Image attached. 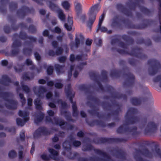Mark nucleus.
Returning <instances> with one entry per match:
<instances>
[{"label":"nucleus","mask_w":161,"mask_h":161,"mask_svg":"<svg viewBox=\"0 0 161 161\" xmlns=\"http://www.w3.org/2000/svg\"><path fill=\"white\" fill-rule=\"evenodd\" d=\"M138 110L136 108H130L126 112L125 117V124L124 125H120L117 130L118 133L122 134L125 132H132V135L133 136H137L139 135L140 132L137 131V128L136 126L129 127L125 125H133L138 123L140 121V118L136 116L133 115L138 114Z\"/></svg>","instance_id":"obj_1"},{"label":"nucleus","mask_w":161,"mask_h":161,"mask_svg":"<svg viewBox=\"0 0 161 161\" xmlns=\"http://www.w3.org/2000/svg\"><path fill=\"white\" fill-rule=\"evenodd\" d=\"M143 21L146 23H142L136 25L133 24L128 19L122 18L119 19L118 17L117 16L113 19L111 26L113 28H116L121 30L123 29V26L120 22L121 21L128 28L142 29L147 28L153 22V20L150 19H144Z\"/></svg>","instance_id":"obj_2"},{"label":"nucleus","mask_w":161,"mask_h":161,"mask_svg":"<svg viewBox=\"0 0 161 161\" xmlns=\"http://www.w3.org/2000/svg\"><path fill=\"white\" fill-rule=\"evenodd\" d=\"M111 49L112 51L116 49V51L120 54H128L131 56H135L136 58L141 59H144L147 58V56L142 53L143 51L142 49L138 47H136L132 48L131 51L130 52L125 50L116 49L114 47H112Z\"/></svg>","instance_id":"obj_3"},{"label":"nucleus","mask_w":161,"mask_h":161,"mask_svg":"<svg viewBox=\"0 0 161 161\" xmlns=\"http://www.w3.org/2000/svg\"><path fill=\"white\" fill-rule=\"evenodd\" d=\"M13 95V94L10 92H0V97H2L5 101L7 102L5 103V105L9 109L15 110L17 108L18 103L16 101L12 99H8V98Z\"/></svg>","instance_id":"obj_4"},{"label":"nucleus","mask_w":161,"mask_h":161,"mask_svg":"<svg viewBox=\"0 0 161 161\" xmlns=\"http://www.w3.org/2000/svg\"><path fill=\"white\" fill-rule=\"evenodd\" d=\"M82 150L84 151H91L93 150L97 154L102 156L107 159H105L103 158H98L101 161H113L110 156L106 152L103 151L99 149L94 148L93 146L90 143L83 145Z\"/></svg>","instance_id":"obj_5"},{"label":"nucleus","mask_w":161,"mask_h":161,"mask_svg":"<svg viewBox=\"0 0 161 161\" xmlns=\"http://www.w3.org/2000/svg\"><path fill=\"white\" fill-rule=\"evenodd\" d=\"M128 140L127 138H105L99 137L94 141L96 144H103L105 143L110 144L114 143H119L122 142H125Z\"/></svg>","instance_id":"obj_6"},{"label":"nucleus","mask_w":161,"mask_h":161,"mask_svg":"<svg viewBox=\"0 0 161 161\" xmlns=\"http://www.w3.org/2000/svg\"><path fill=\"white\" fill-rule=\"evenodd\" d=\"M147 64L150 66L148 68V71L149 75L151 76H153L156 74L161 68L159 62L155 59L149 60Z\"/></svg>","instance_id":"obj_7"},{"label":"nucleus","mask_w":161,"mask_h":161,"mask_svg":"<svg viewBox=\"0 0 161 161\" xmlns=\"http://www.w3.org/2000/svg\"><path fill=\"white\" fill-rule=\"evenodd\" d=\"M98 4H95L92 6L90 9L89 13V19L87 23V25L91 27L95 20L97 13L99 10Z\"/></svg>","instance_id":"obj_8"},{"label":"nucleus","mask_w":161,"mask_h":161,"mask_svg":"<svg viewBox=\"0 0 161 161\" xmlns=\"http://www.w3.org/2000/svg\"><path fill=\"white\" fill-rule=\"evenodd\" d=\"M35 10L33 8H30L26 6H23L17 10L16 14L19 17L23 18L28 14H33Z\"/></svg>","instance_id":"obj_9"},{"label":"nucleus","mask_w":161,"mask_h":161,"mask_svg":"<svg viewBox=\"0 0 161 161\" xmlns=\"http://www.w3.org/2000/svg\"><path fill=\"white\" fill-rule=\"evenodd\" d=\"M19 115L23 118L24 120L20 118H18L16 119V121L18 125L22 126L25 124V123L28 121L30 119L29 113L26 111H23L19 110Z\"/></svg>","instance_id":"obj_10"},{"label":"nucleus","mask_w":161,"mask_h":161,"mask_svg":"<svg viewBox=\"0 0 161 161\" xmlns=\"http://www.w3.org/2000/svg\"><path fill=\"white\" fill-rule=\"evenodd\" d=\"M51 131L44 126L40 127L36 130L33 134L34 138H39L42 135L48 136L51 134Z\"/></svg>","instance_id":"obj_11"},{"label":"nucleus","mask_w":161,"mask_h":161,"mask_svg":"<svg viewBox=\"0 0 161 161\" xmlns=\"http://www.w3.org/2000/svg\"><path fill=\"white\" fill-rule=\"evenodd\" d=\"M124 75L126 77L123 82L124 86L128 87L133 86L135 83V76L130 72L124 74Z\"/></svg>","instance_id":"obj_12"},{"label":"nucleus","mask_w":161,"mask_h":161,"mask_svg":"<svg viewBox=\"0 0 161 161\" xmlns=\"http://www.w3.org/2000/svg\"><path fill=\"white\" fill-rule=\"evenodd\" d=\"M157 130V125L153 121L149 122L144 130L145 135H151L155 133Z\"/></svg>","instance_id":"obj_13"},{"label":"nucleus","mask_w":161,"mask_h":161,"mask_svg":"<svg viewBox=\"0 0 161 161\" xmlns=\"http://www.w3.org/2000/svg\"><path fill=\"white\" fill-rule=\"evenodd\" d=\"M106 90L110 94L112 97L118 99H123L125 101L127 99V96L125 94L115 92L114 88L110 86H107Z\"/></svg>","instance_id":"obj_14"},{"label":"nucleus","mask_w":161,"mask_h":161,"mask_svg":"<svg viewBox=\"0 0 161 161\" xmlns=\"http://www.w3.org/2000/svg\"><path fill=\"white\" fill-rule=\"evenodd\" d=\"M10 21L11 23V27L8 25H6L4 26L3 30L4 32L7 34L10 33L12 30L16 31L19 28V26L15 25L16 22V19L12 17H9Z\"/></svg>","instance_id":"obj_15"},{"label":"nucleus","mask_w":161,"mask_h":161,"mask_svg":"<svg viewBox=\"0 0 161 161\" xmlns=\"http://www.w3.org/2000/svg\"><path fill=\"white\" fill-rule=\"evenodd\" d=\"M89 75L91 79L97 83L98 85L99 89L103 92L105 91V89L99 80L100 78V75L98 73L93 71L89 73Z\"/></svg>","instance_id":"obj_16"},{"label":"nucleus","mask_w":161,"mask_h":161,"mask_svg":"<svg viewBox=\"0 0 161 161\" xmlns=\"http://www.w3.org/2000/svg\"><path fill=\"white\" fill-rule=\"evenodd\" d=\"M116 158H120L122 159L125 160L126 154L125 152L121 149H119L115 148L110 151Z\"/></svg>","instance_id":"obj_17"},{"label":"nucleus","mask_w":161,"mask_h":161,"mask_svg":"<svg viewBox=\"0 0 161 161\" xmlns=\"http://www.w3.org/2000/svg\"><path fill=\"white\" fill-rule=\"evenodd\" d=\"M19 37V38L22 40H25L27 39H29L30 42L27 41L26 42V43L28 45H30L31 42H36L37 40L36 38L32 36H28L26 33L22 31L20 32Z\"/></svg>","instance_id":"obj_18"},{"label":"nucleus","mask_w":161,"mask_h":161,"mask_svg":"<svg viewBox=\"0 0 161 161\" xmlns=\"http://www.w3.org/2000/svg\"><path fill=\"white\" fill-rule=\"evenodd\" d=\"M116 6L118 10L120 11L126 16H132V14L131 11L127 9L121 3L117 4Z\"/></svg>","instance_id":"obj_19"},{"label":"nucleus","mask_w":161,"mask_h":161,"mask_svg":"<svg viewBox=\"0 0 161 161\" xmlns=\"http://www.w3.org/2000/svg\"><path fill=\"white\" fill-rule=\"evenodd\" d=\"M86 122L89 125L93 127L95 124L97 125H100L102 127H105L106 126V124L103 121L98 120H94L91 121H88L86 120Z\"/></svg>","instance_id":"obj_20"},{"label":"nucleus","mask_w":161,"mask_h":161,"mask_svg":"<svg viewBox=\"0 0 161 161\" xmlns=\"http://www.w3.org/2000/svg\"><path fill=\"white\" fill-rule=\"evenodd\" d=\"M2 78V80L0 81V84L5 86H8L9 83L12 82L11 78L7 75H3Z\"/></svg>","instance_id":"obj_21"},{"label":"nucleus","mask_w":161,"mask_h":161,"mask_svg":"<svg viewBox=\"0 0 161 161\" xmlns=\"http://www.w3.org/2000/svg\"><path fill=\"white\" fill-rule=\"evenodd\" d=\"M73 24V22L72 17L68 15L67 19V23H65L64 25L65 28L68 31H71L72 30Z\"/></svg>","instance_id":"obj_22"},{"label":"nucleus","mask_w":161,"mask_h":161,"mask_svg":"<svg viewBox=\"0 0 161 161\" xmlns=\"http://www.w3.org/2000/svg\"><path fill=\"white\" fill-rule=\"evenodd\" d=\"M75 36V45L76 48H78L80 44V41L84 40V37L81 33L76 34Z\"/></svg>","instance_id":"obj_23"},{"label":"nucleus","mask_w":161,"mask_h":161,"mask_svg":"<svg viewBox=\"0 0 161 161\" xmlns=\"http://www.w3.org/2000/svg\"><path fill=\"white\" fill-rule=\"evenodd\" d=\"M9 0H0V11L4 14L7 11L6 4L8 3Z\"/></svg>","instance_id":"obj_24"},{"label":"nucleus","mask_w":161,"mask_h":161,"mask_svg":"<svg viewBox=\"0 0 161 161\" xmlns=\"http://www.w3.org/2000/svg\"><path fill=\"white\" fill-rule=\"evenodd\" d=\"M33 90L35 94H38V96L39 97L40 96L41 94L47 91L46 88L42 86H39L38 91L37 90V87L36 86L33 87Z\"/></svg>","instance_id":"obj_25"},{"label":"nucleus","mask_w":161,"mask_h":161,"mask_svg":"<svg viewBox=\"0 0 161 161\" xmlns=\"http://www.w3.org/2000/svg\"><path fill=\"white\" fill-rule=\"evenodd\" d=\"M44 117V114L41 111L39 112L36 115L34 119V122L36 124L41 122Z\"/></svg>","instance_id":"obj_26"},{"label":"nucleus","mask_w":161,"mask_h":161,"mask_svg":"<svg viewBox=\"0 0 161 161\" xmlns=\"http://www.w3.org/2000/svg\"><path fill=\"white\" fill-rule=\"evenodd\" d=\"M82 55H77L75 56L74 54H70L69 59L71 63L74 62L75 61H79L82 60Z\"/></svg>","instance_id":"obj_27"},{"label":"nucleus","mask_w":161,"mask_h":161,"mask_svg":"<svg viewBox=\"0 0 161 161\" xmlns=\"http://www.w3.org/2000/svg\"><path fill=\"white\" fill-rule=\"evenodd\" d=\"M91 87V85L87 86L84 84H81L79 86V89L80 90L84 91L86 93L90 94L92 93L90 90V88Z\"/></svg>","instance_id":"obj_28"},{"label":"nucleus","mask_w":161,"mask_h":161,"mask_svg":"<svg viewBox=\"0 0 161 161\" xmlns=\"http://www.w3.org/2000/svg\"><path fill=\"white\" fill-rule=\"evenodd\" d=\"M49 152L50 153L51 156V159L55 160H58V152L53 148H49L48 149Z\"/></svg>","instance_id":"obj_29"},{"label":"nucleus","mask_w":161,"mask_h":161,"mask_svg":"<svg viewBox=\"0 0 161 161\" xmlns=\"http://www.w3.org/2000/svg\"><path fill=\"white\" fill-rule=\"evenodd\" d=\"M86 104L87 105L89 106L90 108L92 109V110H88V112L92 115H95L97 110L95 109V106L89 101H87Z\"/></svg>","instance_id":"obj_30"},{"label":"nucleus","mask_w":161,"mask_h":161,"mask_svg":"<svg viewBox=\"0 0 161 161\" xmlns=\"http://www.w3.org/2000/svg\"><path fill=\"white\" fill-rule=\"evenodd\" d=\"M121 73V70H113L110 71V75L112 78H118L120 76Z\"/></svg>","instance_id":"obj_31"},{"label":"nucleus","mask_w":161,"mask_h":161,"mask_svg":"<svg viewBox=\"0 0 161 161\" xmlns=\"http://www.w3.org/2000/svg\"><path fill=\"white\" fill-rule=\"evenodd\" d=\"M34 103L35 105L36 109L39 110H41L42 109V103L41 100L38 98H37L34 101Z\"/></svg>","instance_id":"obj_32"},{"label":"nucleus","mask_w":161,"mask_h":161,"mask_svg":"<svg viewBox=\"0 0 161 161\" xmlns=\"http://www.w3.org/2000/svg\"><path fill=\"white\" fill-rule=\"evenodd\" d=\"M121 37L124 41L129 44H132L134 42V40L133 38L126 35H122Z\"/></svg>","instance_id":"obj_33"},{"label":"nucleus","mask_w":161,"mask_h":161,"mask_svg":"<svg viewBox=\"0 0 161 161\" xmlns=\"http://www.w3.org/2000/svg\"><path fill=\"white\" fill-rule=\"evenodd\" d=\"M137 43L140 44L144 43L147 46H150L152 45L151 41L149 39H147L146 40H144L143 38L137 40Z\"/></svg>","instance_id":"obj_34"},{"label":"nucleus","mask_w":161,"mask_h":161,"mask_svg":"<svg viewBox=\"0 0 161 161\" xmlns=\"http://www.w3.org/2000/svg\"><path fill=\"white\" fill-rule=\"evenodd\" d=\"M32 49L31 48L25 47L23 49L22 53L23 54L27 57H30L32 54Z\"/></svg>","instance_id":"obj_35"},{"label":"nucleus","mask_w":161,"mask_h":161,"mask_svg":"<svg viewBox=\"0 0 161 161\" xmlns=\"http://www.w3.org/2000/svg\"><path fill=\"white\" fill-rule=\"evenodd\" d=\"M101 105L104 110L107 111L110 110L112 107V105L109 103L105 102H102Z\"/></svg>","instance_id":"obj_36"},{"label":"nucleus","mask_w":161,"mask_h":161,"mask_svg":"<svg viewBox=\"0 0 161 161\" xmlns=\"http://www.w3.org/2000/svg\"><path fill=\"white\" fill-rule=\"evenodd\" d=\"M73 109L72 116L74 117H77L79 114V112L77 109V107L76 103H74L72 105Z\"/></svg>","instance_id":"obj_37"},{"label":"nucleus","mask_w":161,"mask_h":161,"mask_svg":"<svg viewBox=\"0 0 161 161\" xmlns=\"http://www.w3.org/2000/svg\"><path fill=\"white\" fill-rule=\"evenodd\" d=\"M49 7L51 10L53 11H56V12H57L58 10L60 9L59 8L58 5L53 3L51 1H49Z\"/></svg>","instance_id":"obj_38"},{"label":"nucleus","mask_w":161,"mask_h":161,"mask_svg":"<svg viewBox=\"0 0 161 161\" xmlns=\"http://www.w3.org/2000/svg\"><path fill=\"white\" fill-rule=\"evenodd\" d=\"M87 99L88 100L94 102L96 104H99L100 103V100L97 98L89 94L87 97Z\"/></svg>","instance_id":"obj_39"},{"label":"nucleus","mask_w":161,"mask_h":161,"mask_svg":"<svg viewBox=\"0 0 161 161\" xmlns=\"http://www.w3.org/2000/svg\"><path fill=\"white\" fill-rule=\"evenodd\" d=\"M75 8L77 15H79L81 14L82 11L81 5L79 3H77L76 4H75Z\"/></svg>","instance_id":"obj_40"},{"label":"nucleus","mask_w":161,"mask_h":161,"mask_svg":"<svg viewBox=\"0 0 161 161\" xmlns=\"http://www.w3.org/2000/svg\"><path fill=\"white\" fill-rule=\"evenodd\" d=\"M17 3L14 2H10L9 4V8L10 11H13L16 10L18 8Z\"/></svg>","instance_id":"obj_41"},{"label":"nucleus","mask_w":161,"mask_h":161,"mask_svg":"<svg viewBox=\"0 0 161 161\" xmlns=\"http://www.w3.org/2000/svg\"><path fill=\"white\" fill-rule=\"evenodd\" d=\"M58 13V16L59 18L62 21H65V16L64 14L63 10L59 9L57 12Z\"/></svg>","instance_id":"obj_42"},{"label":"nucleus","mask_w":161,"mask_h":161,"mask_svg":"<svg viewBox=\"0 0 161 161\" xmlns=\"http://www.w3.org/2000/svg\"><path fill=\"white\" fill-rule=\"evenodd\" d=\"M130 101L132 104L134 105H138L141 103V100L139 98L136 97L132 98L130 99Z\"/></svg>","instance_id":"obj_43"},{"label":"nucleus","mask_w":161,"mask_h":161,"mask_svg":"<svg viewBox=\"0 0 161 161\" xmlns=\"http://www.w3.org/2000/svg\"><path fill=\"white\" fill-rule=\"evenodd\" d=\"M22 45L21 42L17 39L14 40L12 44V47L14 48H18Z\"/></svg>","instance_id":"obj_44"},{"label":"nucleus","mask_w":161,"mask_h":161,"mask_svg":"<svg viewBox=\"0 0 161 161\" xmlns=\"http://www.w3.org/2000/svg\"><path fill=\"white\" fill-rule=\"evenodd\" d=\"M64 148L67 150H70L71 149V144L70 142L68 141H65L63 144Z\"/></svg>","instance_id":"obj_45"},{"label":"nucleus","mask_w":161,"mask_h":161,"mask_svg":"<svg viewBox=\"0 0 161 161\" xmlns=\"http://www.w3.org/2000/svg\"><path fill=\"white\" fill-rule=\"evenodd\" d=\"M63 114L64 115L67 121L73 122H75V120L72 118L71 116L70 115L67 114V111H64L63 112Z\"/></svg>","instance_id":"obj_46"},{"label":"nucleus","mask_w":161,"mask_h":161,"mask_svg":"<svg viewBox=\"0 0 161 161\" xmlns=\"http://www.w3.org/2000/svg\"><path fill=\"white\" fill-rule=\"evenodd\" d=\"M64 66L60 65L59 64H56L55 65V68L57 73H60L63 69Z\"/></svg>","instance_id":"obj_47"},{"label":"nucleus","mask_w":161,"mask_h":161,"mask_svg":"<svg viewBox=\"0 0 161 161\" xmlns=\"http://www.w3.org/2000/svg\"><path fill=\"white\" fill-rule=\"evenodd\" d=\"M101 75L102 77V81L108 80V78L107 75V72L106 71L103 70L101 72Z\"/></svg>","instance_id":"obj_48"},{"label":"nucleus","mask_w":161,"mask_h":161,"mask_svg":"<svg viewBox=\"0 0 161 161\" xmlns=\"http://www.w3.org/2000/svg\"><path fill=\"white\" fill-rule=\"evenodd\" d=\"M8 156L9 158H14L17 156V153L14 150H11L8 153Z\"/></svg>","instance_id":"obj_49"},{"label":"nucleus","mask_w":161,"mask_h":161,"mask_svg":"<svg viewBox=\"0 0 161 161\" xmlns=\"http://www.w3.org/2000/svg\"><path fill=\"white\" fill-rule=\"evenodd\" d=\"M27 29L29 32L31 33H34L36 31V29L35 26L33 25H30L29 27L27 28Z\"/></svg>","instance_id":"obj_50"},{"label":"nucleus","mask_w":161,"mask_h":161,"mask_svg":"<svg viewBox=\"0 0 161 161\" xmlns=\"http://www.w3.org/2000/svg\"><path fill=\"white\" fill-rule=\"evenodd\" d=\"M41 157L42 159L44 161H48L51 159V156L50 155L48 156L46 154H42Z\"/></svg>","instance_id":"obj_51"},{"label":"nucleus","mask_w":161,"mask_h":161,"mask_svg":"<svg viewBox=\"0 0 161 161\" xmlns=\"http://www.w3.org/2000/svg\"><path fill=\"white\" fill-rule=\"evenodd\" d=\"M57 103L58 104H61L62 107L63 109L65 108L67 106V103L65 102H63L62 99H58L57 100Z\"/></svg>","instance_id":"obj_52"},{"label":"nucleus","mask_w":161,"mask_h":161,"mask_svg":"<svg viewBox=\"0 0 161 161\" xmlns=\"http://www.w3.org/2000/svg\"><path fill=\"white\" fill-rule=\"evenodd\" d=\"M67 88L65 89V92L66 95H69L71 94L72 92L71 90V85L70 84H68L67 86Z\"/></svg>","instance_id":"obj_53"},{"label":"nucleus","mask_w":161,"mask_h":161,"mask_svg":"<svg viewBox=\"0 0 161 161\" xmlns=\"http://www.w3.org/2000/svg\"><path fill=\"white\" fill-rule=\"evenodd\" d=\"M22 89L23 91L27 93H28L30 92V88L27 85L24 84L21 85Z\"/></svg>","instance_id":"obj_54"},{"label":"nucleus","mask_w":161,"mask_h":161,"mask_svg":"<svg viewBox=\"0 0 161 161\" xmlns=\"http://www.w3.org/2000/svg\"><path fill=\"white\" fill-rule=\"evenodd\" d=\"M62 5L63 7L66 10L69 9L70 7V4L69 3L66 1L62 2Z\"/></svg>","instance_id":"obj_55"},{"label":"nucleus","mask_w":161,"mask_h":161,"mask_svg":"<svg viewBox=\"0 0 161 161\" xmlns=\"http://www.w3.org/2000/svg\"><path fill=\"white\" fill-rule=\"evenodd\" d=\"M74 128V126L67 123L65 126L62 127V128L63 129H66L67 130H72Z\"/></svg>","instance_id":"obj_56"},{"label":"nucleus","mask_w":161,"mask_h":161,"mask_svg":"<svg viewBox=\"0 0 161 161\" xmlns=\"http://www.w3.org/2000/svg\"><path fill=\"white\" fill-rule=\"evenodd\" d=\"M19 96L20 99H21V103L22 106L24 105L26 103V99L24 97V95L21 93H19Z\"/></svg>","instance_id":"obj_57"},{"label":"nucleus","mask_w":161,"mask_h":161,"mask_svg":"<svg viewBox=\"0 0 161 161\" xmlns=\"http://www.w3.org/2000/svg\"><path fill=\"white\" fill-rule=\"evenodd\" d=\"M19 52V48H16L15 49H12L11 51L10 56H15L17 55Z\"/></svg>","instance_id":"obj_58"},{"label":"nucleus","mask_w":161,"mask_h":161,"mask_svg":"<svg viewBox=\"0 0 161 161\" xmlns=\"http://www.w3.org/2000/svg\"><path fill=\"white\" fill-rule=\"evenodd\" d=\"M53 66L50 65L47 68V71L48 75H50L53 74Z\"/></svg>","instance_id":"obj_59"},{"label":"nucleus","mask_w":161,"mask_h":161,"mask_svg":"<svg viewBox=\"0 0 161 161\" xmlns=\"http://www.w3.org/2000/svg\"><path fill=\"white\" fill-rule=\"evenodd\" d=\"M56 48L57 49L55 52L56 55H60L63 53L64 50L62 47H58Z\"/></svg>","instance_id":"obj_60"},{"label":"nucleus","mask_w":161,"mask_h":161,"mask_svg":"<svg viewBox=\"0 0 161 161\" xmlns=\"http://www.w3.org/2000/svg\"><path fill=\"white\" fill-rule=\"evenodd\" d=\"M137 60L133 58H130L128 59L129 64L131 65L134 66L136 65Z\"/></svg>","instance_id":"obj_61"},{"label":"nucleus","mask_w":161,"mask_h":161,"mask_svg":"<svg viewBox=\"0 0 161 161\" xmlns=\"http://www.w3.org/2000/svg\"><path fill=\"white\" fill-rule=\"evenodd\" d=\"M66 96L67 97L69 98V99L70 102L71 103H72V104H73V103H76L75 102H74L73 101V98L75 96L74 94H72V93H71V94H70L68 95H66Z\"/></svg>","instance_id":"obj_62"},{"label":"nucleus","mask_w":161,"mask_h":161,"mask_svg":"<svg viewBox=\"0 0 161 161\" xmlns=\"http://www.w3.org/2000/svg\"><path fill=\"white\" fill-rule=\"evenodd\" d=\"M81 143L80 142L77 140L73 141L72 142V144L75 147H78L81 145Z\"/></svg>","instance_id":"obj_63"},{"label":"nucleus","mask_w":161,"mask_h":161,"mask_svg":"<svg viewBox=\"0 0 161 161\" xmlns=\"http://www.w3.org/2000/svg\"><path fill=\"white\" fill-rule=\"evenodd\" d=\"M67 59L65 56H62L58 58V60L60 63H64Z\"/></svg>","instance_id":"obj_64"}]
</instances>
